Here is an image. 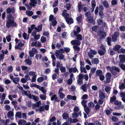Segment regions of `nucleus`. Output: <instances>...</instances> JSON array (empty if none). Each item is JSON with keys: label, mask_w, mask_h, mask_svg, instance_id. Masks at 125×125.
<instances>
[{"label": "nucleus", "mask_w": 125, "mask_h": 125, "mask_svg": "<svg viewBox=\"0 0 125 125\" xmlns=\"http://www.w3.org/2000/svg\"><path fill=\"white\" fill-rule=\"evenodd\" d=\"M7 20L6 21V27L9 28L10 27H13L16 26V24L14 21V18L10 14L7 15L6 18Z\"/></svg>", "instance_id": "1"}, {"label": "nucleus", "mask_w": 125, "mask_h": 125, "mask_svg": "<svg viewBox=\"0 0 125 125\" xmlns=\"http://www.w3.org/2000/svg\"><path fill=\"white\" fill-rule=\"evenodd\" d=\"M106 69L112 73V74L114 75H116L117 74V72H119L120 70L119 69L114 66L111 67L109 66L106 67Z\"/></svg>", "instance_id": "2"}, {"label": "nucleus", "mask_w": 125, "mask_h": 125, "mask_svg": "<svg viewBox=\"0 0 125 125\" xmlns=\"http://www.w3.org/2000/svg\"><path fill=\"white\" fill-rule=\"evenodd\" d=\"M56 56L57 59H58L60 60L63 59L64 58V55L61 53H60L59 50H56L55 52Z\"/></svg>", "instance_id": "3"}, {"label": "nucleus", "mask_w": 125, "mask_h": 125, "mask_svg": "<svg viewBox=\"0 0 125 125\" xmlns=\"http://www.w3.org/2000/svg\"><path fill=\"white\" fill-rule=\"evenodd\" d=\"M97 52L95 51L91 50L88 52V56L90 59H92L94 55L97 53Z\"/></svg>", "instance_id": "4"}, {"label": "nucleus", "mask_w": 125, "mask_h": 125, "mask_svg": "<svg viewBox=\"0 0 125 125\" xmlns=\"http://www.w3.org/2000/svg\"><path fill=\"white\" fill-rule=\"evenodd\" d=\"M97 22L99 25H102L103 27H107V26L106 23L104 22L101 19L99 18L97 20Z\"/></svg>", "instance_id": "5"}, {"label": "nucleus", "mask_w": 125, "mask_h": 125, "mask_svg": "<svg viewBox=\"0 0 125 125\" xmlns=\"http://www.w3.org/2000/svg\"><path fill=\"white\" fill-rule=\"evenodd\" d=\"M119 35V33L118 32L116 31L114 32L112 36V41L114 42L116 41L117 38Z\"/></svg>", "instance_id": "6"}, {"label": "nucleus", "mask_w": 125, "mask_h": 125, "mask_svg": "<svg viewBox=\"0 0 125 125\" xmlns=\"http://www.w3.org/2000/svg\"><path fill=\"white\" fill-rule=\"evenodd\" d=\"M38 52V51L36 49L33 48L32 50L29 51V54L30 57H32L33 56L34 54Z\"/></svg>", "instance_id": "7"}, {"label": "nucleus", "mask_w": 125, "mask_h": 125, "mask_svg": "<svg viewBox=\"0 0 125 125\" xmlns=\"http://www.w3.org/2000/svg\"><path fill=\"white\" fill-rule=\"evenodd\" d=\"M24 45V44L22 43L21 42H20L16 44L15 48L16 49L21 50L22 49L21 47L23 46Z\"/></svg>", "instance_id": "8"}, {"label": "nucleus", "mask_w": 125, "mask_h": 125, "mask_svg": "<svg viewBox=\"0 0 125 125\" xmlns=\"http://www.w3.org/2000/svg\"><path fill=\"white\" fill-rule=\"evenodd\" d=\"M98 35L100 36L101 39L105 38L106 36V33L104 31H100L98 32Z\"/></svg>", "instance_id": "9"}, {"label": "nucleus", "mask_w": 125, "mask_h": 125, "mask_svg": "<svg viewBox=\"0 0 125 125\" xmlns=\"http://www.w3.org/2000/svg\"><path fill=\"white\" fill-rule=\"evenodd\" d=\"M71 44L74 45V46H77L79 45L81 42L80 41L77 40H72L71 42Z\"/></svg>", "instance_id": "10"}, {"label": "nucleus", "mask_w": 125, "mask_h": 125, "mask_svg": "<svg viewBox=\"0 0 125 125\" xmlns=\"http://www.w3.org/2000/svg\"><path fill=\"white\" fill-rule=\"evenodd\" d=\"M14 114L13 112L12 111H9L8 113L7 116L8 118H10L11 120L13 119Z\"/></svg>", "instance_id": "11"}, {"label": "nucleus", "mask_w": 125, "mask_h": 125, "mask_svg": "<svg viewBox=\"0 0 125 125\" xmlns=\"http://www.w3.org/2000/svg\"><path fill=\"white\" fill-rule=\"evenodd\" d=\"M69 72L71 73L72 72L73 73H76V72L78 73V71L77 68L76 67H74L73 68H70L68 70Z\"/></svg>", "instance_id": "12"}, {"label": "nucleus", "mask_w": 125, "mask_h": 125, "mask_svg": "<svg viewBox=\"0 0 125 125\" xmlns=\"http://www.w3.org/2000/svg\"><path fill=\"white\" fill-rule=\"evenodd\" d=\"M120 61L122 62H125V56L124 55L121 54L119 55Z\"/></svg>", "instance_id": "13"}, {"label": "nucleus", "mask_w": 125, "mask_h": 125, "mask_svg": "<svg viewBox=\"0 0 125 125\" xmlns=\"http://www.w3.org/2000/svg\"><path fill=\"white\" fill-rule=\"evenodd\" d=\"M7 11L8 14H10L11 13L13 14L14 13L15 11L13 8H9L7 9Z\"/></svg>", "instance_id": "14"}, {"label": "nucleus", "mask_w": 125, "mask_h": 125, "mask_svg": "<svg viewBox=\"0 0 125 125\" xmlns=\"http://www.w3.org/2000/svg\"><path fill=\"white\" fill-rule=\"evenodd\" d=\"M111 74L110 73H108L106 74L105 77L107 79V82H109L110 81V80L111 77Z\"/></svg>", "instance_id": "15"}, {"label": "nucleus", "mask_w": 125, "mask_h": 125, "mask_svg": "<svg viewBox=\"0 0 125 125\" xmlns=\"http://www.w3.org/2000/svg\"><path fill=\"white\" fill-rule=\"evenodd\" d=\"M99 98L101 99H103L105 97V95L104 93L101 91L99 92Z\"/></svg>", "instance_id": "16"}, {"label": "nucleus", "mask_w": 125, "mask_h": 125, "mask_svg": "<svg viewBox=\"0 0 125 125\" xmlns=\"http://www.w3.org/2000/svg\"><path fill=\"white\" fill-rule=\"evenodd\" d=\"M37 2L36 0H31L29 4L33 7H34L37 4Z\"/></svg>", "instance_id": "17"}, {"label": "nucleus", "mask_w": 125, "mask_h": 125, "mask_svg": "<svg viewBox=\"0 0 125 125\" xmlns=\"http://www.w3.org/2000/svg\"><path fill=\"white\" fill-rule=\"evenodd\" d=\"M67 98L69 100L72 99L74 100H76V97L75 96H72L70 95H68L67 96Z\"/></svg>", "instance_id": "18"}, {"label": "nucleus", "mask_w": 125, "mask_h": 125, "mask_svg": "<svg viewBox=\"0 0 125 125\" xmlns=\"http://www.w3.org/2000/svg\"><path fill=\"white\" fill-rule=\"evenodd\" d=\"M66 21L68 24H71L73 23V20L71 18H66Z\"/></svg>", "instance_id": "19"}, {"label": "nucleus", "mask_w": 125, "mask_h": 125, "mask_svg": "<svg viewBox=\"0 0 125 125\" xmlns=\"http://www.w3.org/2000/svg\"><path fill=\"white\" fill-rule=\"evenodd\" d=\"M12 81L15 84H18L19 86L20 85V84L18 83L20 81V79L18 77H16L14 78Z\"/></svg>", "instance_id": "20"}, {"label": "nucleus", "mask_w": 125, "mask_h": 125, "mask_svg": "<svg viewBox=\"0 0 125 125\" xmlns=\"http://www.w3.org/2000/svg\"><path fill=\"white\" fill-rule=\"evenodd\" d=\"M23 93L26 95L29 98L32 99L33 97V95L30 93H28L26 91H23Z\"/></svg>", "instance_id": "21"}, {"label": "nucleus", "mask_w": 125, "mask_h": 125, "mask_svg": "<svg viewBox=\"0 0 125 125\" xmlns=\"http://www.w3.org/2000/svg\"><path fill=\"white\" fill-rule=\"evenodd\" d=\"M73 47L75 52L76 53H78L80 50V48L77 46H74Z\"/></svg>", "instance_id": "22"}, {"label": "nucleus", "mask_w": 125, "mask_h": 125, "mask_svg": "<svg viewBox=\"0 0 125 125\" xmlns=\"http://www.w3.org/2000/svg\"><path fill=\"white\" fill-rule=\"evenodd\" d=\"M91 62L93 63L98 64L99 62V60L98 58H92L91 60Z\"/></svg>", "instance_id": "23"}, {"label": "nucleus", "mask_w": 125, "mask_h": 125, "mask_svg": "<svg viewBox=\"0 0 125 125\" xmlns=\"http://www.w3.org/2000/svg\"><path fill=\"white\" fill-rule=\"evenodd\" d=\"M121 46L119 45L115 46L113 48V50L115 51H119V50L121 48Z\"/></svg>", "instance_id": "24"}, {"label": "nucleus", "mask_w": 125, "mask_h": 125, "mask_svg": "<svg viewBox=\"0 0 125 125\" xmlns=\"http://www.w3.org/2000/svg\"><path fill=\"white\" fill-rule=\"evenodd\" d=\"M26 123V122L24 120H21L19 121L18 124L19 125H25Z\"/></svg>", "instance_id": "25"}, {"label": "nucleus", "mask_w": 125, "mask_h": 125, "mask_svg": "<svg viewBox=\"0 0 125 125\" xmlns=\"http://www.w3.org/2000/svg\"><path fill=\"white\" fill-rule=\"evenodd\" d=\"M81 88L83 91L84 92H86L87 91V86L86 84H83V85L81 87Z\"/></svg>", "instance_id": "26"}, {"label": "nucleus", "mask_w": 125, "mask_h": 125, "mask_svg": "<svg viewBox=\"0 0 125 125\" xmlns=\"http://www.w3.org/2000/svg\"><path fill=\"white\" fill-rule=\"evenodd\" d=\"M6 94L3 93L2 94V97L1 99V102H0V104H2L3 103L4 100L5 99L6 97Z\"/></svg>", "instance_id": "27"}, {"label": "nucleus", "mask_w": 125, "mask_h": 125, "mask_svg": "<svg viewBox=\"0 0 125 125\" xmlns=\"http://www.w3.org/2000/svg\"><path fill=\"white\" fill-rule=\"evenodd\" d=\"M26 13L27 15L30 16H31L33 14L32 11L28 10H27L26 11Z\"/></svg>", "instance_id": "28"}, {"label": "nucleus", "mask_w": 125, "mask_h": 125, "mask_svg": "<svg viewBox=\"0 0 125 125\" xmlns=\"http://www.w3.org/2000/svg\"><path fill=\"white\" fill-rule=\"evenodd\" d=\"M42 25L41 24L39 25L38 27V28H35V29L37 31L39 32L41 31L42 30Z\"/></svg>", "instance_id": "29"}, {"label": "nucleus", "mask_w": 125, "mask_h": 125, "mask_svg": "<svg viewBox=\"0 0 125 125\" xmlns=\"http://www.w3.org/2000/svg\"><path fill=\"white\" fill-rule=\"evenodd\" d=\"M62 117L63 119H66L69 117L68 114L66 113H64L62 115Z\"/></svg>", "instance_id": "30"}, {"label": "nucleus", "mask_w": 125, "mask_h": 125, "mask_svg": "<svg viewBox=\"0 0 125 125\" xmlns=\"http://www.w3.org/2000/svg\"><path fill=\"white\" fill-rule=\"evenodd\" d=\"M39 97L40 98L43 100H45L46 99V94H41L40 95Z\"/></svg>", "instance_id": "31"}, {"label": "nucleus", "mask_w": 125, "mask_h": 125, "mask_svg": "<svg viewBox=\"0 0 125 125\" xmlns=\"http://www.w3.org/2000/svg\"><path fill=\"white\" fill-rule=\"evenodd\" d=\"M15 116L19 118H21L22 117L21 112H17Z\"/></svg>", "instance_id": "32"}, {"label": "nucleus", "mask_w": 125, "mask_h": 125, "mask_svg": "<svg viewBox=\"0 0 125 125\" xmlns=\"http://www.w3.org/2000/svg\"><path fill=\"white\" fill-rule=\"evenodd\" d=\"M103 4L105 7L108 8L109 7V5L107 1L106 0L104 1L103 3Z\"/></svg>", "instance_id": "33"}, {"label": "nucleus", "mask_w": 125, "mask_h": 125, "mask_svg": "<svg viewBox=\"0 0 125 125\" xmlns=\"http://www.w3.org/2000/svg\"><path fill=\"white\" fill-rule=\"evenodd\" d=\"M106 50H99L98 53L101 55H104L105 52Z\"/></svg>", "instance_id": "34"}, {"label": "nucleus", "mask_w": 125, "mask_h": 125, "mask_svg": "<svg viewBox=\"0 0 125 125\" xmlns=\"http://www.w3.org/2000/svg\"><path fill=\"white\" fill-rule=\"evenodd\" d=\"M25 62L29 65H31L32 63L31 61L29 59L27 58L24 61Z\"/></svg>", "instance_id": "35"}, {"label": "nucleus", "mask_w": 125, "mask_h": 125, "mask_svg": "<svg viewBox=\"0 0 125 125\" xmlns=\"http://www.w3.org/2000/svg\"><path fill=\"white\" fill-rule=\"evenodd\" d=\"M57 99V95L56 94H54L52 96L51 98V100L52 101L55 100V101H58Z\"/></svg>", "instance_id": "36"}, {"label": "nucleus", "mask_w": 125, "mask_h": 125, "mask_svg": "<svg viewBox=\"0 0 125 125\" xmlns=\"http://www.w3.org/2000/svg\"><path fill=\"white\" fill-rule=\"evenodd\" d=\"M95 0H92V1L91 2L92 3V6L93 8V10H92V11H94V8L95 6Z\"/></svg>", "instance_id": "37"}, {"label": "nucleus", "mask_w": 125, "mask_h": 125, "mask_svg": "<svg viewBox=\"0 0 125 125\" xmlns=\"http://www.w3.org/2000/svg\"><path fill=\"white\" fill-rule=\"evenodd\" d=\"M109 53L111 55H113L115 53V52L112 49H110L108 51Z\"/></svg>", "instance_id": "38"}, {"label": "nucleus", "mask_w": 125, "mask_h": 125, "mask_svg": "<svg viewBox=\"0 0 125 125\" xmlns=\"http://www.w3.org/2000/svg\"><path fill=\"white\" fill-rule=\"evenodd\" d=\"M96 73L97 75L100 76L102 75V72L101 70H98L96 71Z\"/></svg>", "instance_id": "39"}, {"label": "nucleus", "mask_w": 125, "mask_h": 125, "mask_svg": "<svg viewBox=\"0 0 125 125\" xmlns=\"http://www.w3.org/2000/svg\"><path fill=\"white\" fill-rule=\"evenodd\" d=\"M29 75L31 76L32 77L37 76V74L35 72L33 71H30L29 73Z\"/></svg>", "instance_id": "40"}, {"label": "nucleus", "mask_w": 125, "mask_h": 125, "mask_svg": "<svg viewBox=\"0 0 125 125\" xmlns=\"http://www.w3.org/2000/svg\"><path fill=\"white\" fill-rule=\"evenodd\" d=\"M82 15L81 14L77 18V20L78 23H80L81 22L82 20Z\"/></svg>", "instance_id": "41"}, {"label": "nucleus", "mask_w": 125, "mask_h": 125, "mask_svg": "<svg viewBox=\"0 0 125 125\" xmlns=\"http://www.w3.org/2000/svg\"><path fill=\"white\" fill-rule=\"evenodd\" d=\"M82 6V5L81 2H78V9L79 11V12L81 11Z\"/></svg>", "instance_id": "42"}, {"label": "nucleus", "mask_w": 125, "mask_h": 125, "mask_svg": "<svg viewBox=\"0 0 125 125\" xmlns=\"http://www.w3.org/2000/svg\"><path fill=\"white\" fill-rule=\"evenodd\" d=\"M84 110L86 114L88 115L89 114L90 111L89 108L86 107H84Z\"/></svg>", "instance_id": "43"}, {"label": "nucleus", "mask_w": 125, "mask_h": 125, "mask_svg": "<svg viewBox=\"0 0 125 125\" xmlns=\"http://www.w3.org/2000/svg\"><path fill=\"white\" fill-rule=\"evenodd\" d=\"M35 58L37 60L41 59H42V56L40 54H38L36 55Z\"/></svg>", "instance_id": "44"}, {"label": "nucleus", "mask_w": 125, "mask_h": 125, "mask_svg": "<svg viewBox=\"0 0 125 125\" xmlns=\"http://www.w3.org/2000/svg\"><path fill=\"white\" fill-rule=\"evenodd\" d=\"M110 89V88L109 86H106L105 88V90L106 92L109 93Z\"/></svg>", "instance_id": "45"}, {"label": "nucleus", "mask_w": 125, "mask_h": 125, "mask_svg": "<svg viewBox=\"0 0 125 125\" xmlns=\"http://www.w3.org/2000/svg\"><path fill=\"white\" fill-rule=\"evenodd\" d=\"M40 40L42 42L44 43L46 41V38L45 37L42 36L41 37Z\"/></svg>", "instance_id": "46"}, {"label": "nucleus", "mask_w": 125, "mask_h": 125, "mask_svg": "<svg viewBox=\"0 0 125 125\" xmlns=\"http://www.w3.org/2000/svg\"><path fill=\"white\" fill-rule=\"evenodd\" d=\"M77 33H77L76 31H73L71 33V37H73L75 36H76Z\"/></svg>", "instance_id": "47"}, {"label": "nucleus", "mask_w": 125, "mask_h": 125, "mask_svg": "<svg viewBox=\"0 0 125 125\" xmlns=\"http://www.w3.org/2000/svg\"><path fill=\"white\" fill-rule=\"evenodd\" d=\"M44 80L43 78L42 77H41L38 78L37 80V81L39 83H41Z\"/></svg>", "instance_id": "48"}, {"label": "nucleus", "mask_w": 125, "mask_h": 125, "mask_svg": "<svg viewBox=\"0 0 125 125\" xmlns=\"http://www.w3.org/2000/svg\"><path fill=\"white\" fill-rule=\"evenodd\" d=\"M76 37H77V39L78 40H79L80 41H82V37L81 34H79L77 35V34Z\"/></svg>", "instance_id": "49"}, {"label": "nucleus", "mask_w": 125, "mask_h": 125, "mask_svg": "<svg viewBox=\"0 0 125 125\" xmlns=\"http://www.w3.org/2000/svg\"><path fill=\"white\" fill-rule=\"evenodd\" d=\"M119 89H123L125 88V85L123 83H122L119 86Z\"/></svg>", "instance_id": "50"}, {"label": "nucleus", "mask_w": 125, "mask_h": 125, "mask_svg": "<svg viewBox=\"0 0 125 125\" xmlns=\"http://www.w3.org/2000/svg\"><path fill=\"white\" fill-rule=\"evenodd\" d=\"M41 101H40L34 104V106L36 107H38L41 105Z\"/></svg>", "instance_id": "51"}, {"label": "nucleus", "mask_w": 125, "mask_h": 125, "mask_svg": "<svg viewBox=\"0 0 125 125\" xmlns=\"http://www.w3.org/2000/svg\"><path fill=\"white\" fill-rule=\"evenodd\" d=\"M99 14L101 18H103L104 17V15L103 11H102L99 12Z\"/></svg>", "instance_id": "52"}, {"label": "nucleus", "mask_w": 125, "mask_h": 125, "mask_svg": "<svg viewBox=\"0 0 125 125\" xmlns=\"http://www.w3.org/2000/svg\"><path fill=\"white\" fill-rule=\"evenodd\" d=\"M78 115L76 112H74L72 114V117L74 118H76L78 117Z\"/></svg>", "instance_id": "53"}, {"label": "nucleus", "mask_w": 125, "mask_h": 125, "mask_svg": "<svg viewBox=\"0 0 125 125\" xmlns=\"http://www.w3.org/2000/svg\"><path fill=\"white\" fill-rule=\"evenodd\" d=\"M88 106L90 107H94L95 105L93 102H90L88 103Z\"/></svg>", "instance_id": "54"}, {"label": "nucleus", "mask_w": 125, "mask_h": 125, "mask_svg": "<svg viewBox=\"0 0 125 125\" xmlns=\"http://www.w3.org/2000/svg\"><path fill=\"white\" fill-rule=\"evenodd\" d=\"M2 53L0 55V60H2L3 59L4 55L3 50H2Z\"/></svg>", "instance_id": "55"}, {"label": "nucleus", "mask_w": 125, "mask_h": 125, "mask_svg": "<svg viewBox=\"0 0 125 125\" xmlns=\"http://www.w3.org/2000/svg\"><path fill=\"white\" fill-rule=\"evenodd\" d=\"M87 21L90 23H92L93 21V20L92 17H87Z\"/></svg>", "instance_id": "56"}, {"label": "nucleus", "mask_w": 125, "mask_h": 125, "mask_svg": "<svg viewBox=\"0 0 125 125\" xmlns=\"http://www.w3.org/2000/svg\"><path fill=\"white\" fill-rule=\"evenodd\" d=\"M60 70L61 72H65L66 69L65 67L62 66L60 68Z\"/></svg>", "instance_id": "57"}, {"label": "nucleus", "mask_w": 125, "mask_h": 125, "mask_svg": "<svg viewBox=\"0 0 125 125\" xmlns=\"http://www.w3.org/2000/svg\"><path fill=\"white\" fill-rule=\"evenodd\" d=\"M24 4L25 6L27 7V9L29 10H31L32 8V6L31 5H30L29 4Z\"/></svg>", "instance_id": "58"}, {"label": "nucleus", "mask_w": 125, "mask_h": 125, "mask_svg": "<svg viewBox=\"0 0 125 125\" xmlns=\"http://www.w3.org/2000/svg\"><path fill=\"white\" fill-rule=\"evenodd\" d=\"M56 67L58 68L59 67H61L62 66V64L61 63L59 62H56Z\"/></svg>", "instance_id": "59"}, {"label": "nucleus", "mask_w": 125, "mask_h": 125, "mask_svg": "<svg viewBox=\"0 0 125 125\" xmlns=\"http://www.w3.org/2000/svg\"><path fill=\"white\" fill-rule=\"evenodd\" d=\"M39 90H41L44 94H46V91L45 90L44 87H42L39 89Z\"/></svg>", "instance_id": "60"}, {"label": "nucleus", "mask_w": 125, "mask_h": 125, "mask_svg": "<svg viewBox=\"0 0 125 125\" xmlns=\"http://www.w3.org/2000/svg\"><path fill=\"white\" fill-rule=\"evenodd\" d=\"M66 7L67 10H69L71 7V5L69 3H66L65 5Z\"/></svg>", "instance_id": "61"}, {"label": "nucleus", "mask_w": 125, "mask_h": 125, "mask_svg": "<svg viewBox=\"0 0 125 125\" xmlns=\"http://www.w3.org/2000/svg\"><path fill=\"white\" fill-rule=\"evenodd\" d=\"M86 101L83 100L81 102V103L84 107H86Z\"/></svg>", "instance_id": "62"}, {"label": "nucleus", "mask_w": 125, "mask_h": 125, "mask_svg": "<svg viewBox=\"0 0 125 125\" xmlns=\"http://www.w3.org/2000/svg\"><path fill=\"white\" fill-rule=\"evenodd\" d=\"M40 35L39 34L36 35L34 36V39L35 40H37L40 38Z\"/></svg>", "instance_id": "63"}, {"label": "nucleus", "mask_w": 125, "mask_h": 125, "mask_svg": "<svg viewBox=\"0 0 125 125\" xmlns=\"http://www.w3.org/2000/svg\"><path fill=\"white\" fill-rule=\"evenodd\" d=\"M118 52L119 53H125V49L121 48L120 50L118 51Z\"/></svg>", "instance_id": "64"}]
</instances>
